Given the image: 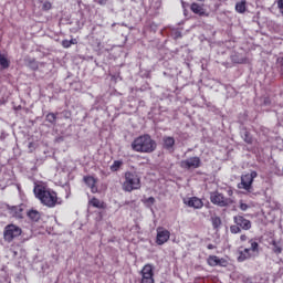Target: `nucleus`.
Listing matches in <instances>:
<instances>
[{
    "label": "nucleus",
    "instance_id": "nucleus-26",
    "mask_svg": "<svg viewBox=\"0 0 283 283\" xmlns=\"http://www.w3.org/2000/svg\"><path fill=\"white\" fill-rule=\"evenodd\" d=\"M242 229L240 228V226H231L230 227V232L231 233H241Z\"/></svg>",
    "mask_w": 283,
    "mask_h": 283
},
{
    "label": "nucleus",
    "instance_id": "nucleus-25",
    "mask_svg": "<svg viewBox=\"0 0 283 283\" xmlns=\"http://www.w3.org/2000/svg\"><path fill=\"white\" fill-rule=\"evenodd\" d=\"M239 209L241 211H247L248 209H251V206H249V205L244 203V201L240 200L239 201Z\"/></svg>",
    "mask_w": 283,
    "mask_h": 283
},
{
    "label": "nucleus",
    "instance_id": "nucleus-21",
    "mask_svg": "<svg viewBox=\"0 0 283 283\" xmlns=\"http://www.w3.org/2000/svg\"><path fill=\"white\" fill-rule=\"evenodd\" d=\"M235 10L239 14H244L247 12V1H241L235 4Z\"/></svg>",
    "mask_w": 283,
    "mask_h": 283
},
{
    "label": "nucleus",
    "instance_id": "nucleus-32",
    "mask_svg": "<svg viewBox=\"0 0 283 283\" xmlns=\"http://www.w3.org/2000/svg\"><path fill=\"white\" fill-rule=\"evenodd\" d=\"M240 240L241 242H247V240H249V237H247V234H241Z\"/></svg>",
    "mask_w": 283,
    "mask_h": 283
},
{
    "label": "nucleus",
    "instance_id": "nucleus-9",
    "mask_svg": "<svg viewBox=\"0 0 283 283\" xmlns=\"http://www.w3.org/2000/svg\"><path fill=\"white\" fill-rule=\"evenodd\" d=\"M169 238H171V232H169V230L163 227L157 228L156 244L163 247V244L169 242Z\"/></svg>",
    "mask_w": 283,
    "mask_h": 283
},
{
    "label": "nucleus",
    "instance_id": "nucleus-27",
    "mask_svg": "<svg viewBox=\"0 0 283 283\" xmlns=\"http://www.w3.org/2000/svg\"><path fill=\"white\" fill-rule=\"evenodd\" d=\"M273 251L276 254H280V253H282V247H280L277 243L273 242Z\"/></svg>",
    "mask_w": 283,
    "mask_h": 283
},
{
    "label": "nucleus",
    "instance_id": "nucleus-10",
    "mask_svg": "<svg viewBox=\"0 0 283 283\" xmlns=\"http://www.w3.org/2000/svg\"><path fill=\"white\" fill-rule=\"evenodd\" d=\"M142 283H155L154 281V266L151 264H146L142 271Z\"/></svg>",
    "mask_w": 283,
    "mask_h": 283
},
{
    "label": "nucleus",
    "instance_id": "nucleus-29",
    "mask_svg": "<svg viewBox=\"0 0 283 283\" xmlns=\"http://www.w3.org/2000/svg\"><path fill=\"white\" fill-rule=\"evenodd\" d=\"M43 10H52V3L51 2H44L43 3Z\"/></svg>",
    "mask_w": 283,
    "mask_h": 283
},
{
    "label": "nucleus",
    "instance_id": "nucleus-36",
    "mask_svg": "<svg viewBox=\"0 0 283 283\" xmlns=\"http://www.w3.org/2000/svg\"><path fill=\"white\" fill-rule=\"evenodd\" d=\"M228 196H230V197L233 196V190L229 189L228 190Z\"/></svg>",
    "mask_w": 283,
    "mask_h": 283
},
{
    "label": "nucleus",
    "instance_id": "nucleus-1",
    "mask_svg": "<svg viewBox=\"0 0 283 283\" xmlns=\"http://www.w3.org/2000/svg\"><path fill=\"white\" fill-rule=\"evenodd\" d=\"M33 193L41 205L48 207L49 209H54L56 205H61V199L56 191L51 189L44 182H39L34 185Z\"/></svg>",
    "mask_w": 283,
    "mask_h": 283
},
{
    "label": "nucleus",
    "instance_id": "nucleus-6",
    "mask_svg": "<svg viewBox=\"0 0 283 283\" xmlns=\"http://www.w3.org/2000/svg\"><path fill=\"white\" fill-rule=\"evenodd\" d=\"M255 178H258V172L255 170H252L249 174L242 175L241 182L238 185V189H244L245 191H251V187Z\"/></svg>",
    "mask_w": 283,
    "mask_h": 283
},
{
    "label": "nucleus",
    "instance_id": "nucleus-8",
    "mask_svg": "<svg viewBox=\"0 0 283 283\" xmlns=\"http://www.w3.org/2000/svg\"><path fill=\"white\" fill-rule=\"evenodd\" d=\"M179 167L187 170L199 169V167H202V160L200 157H189L188 159L181 160Z\"/></svg>",
    "mask_w": 283,
    "mask_h": 283
},
{
    "label": "nucleus",
    "instance_id": "nucleus-15",
    "mask_svg": "<svg viewBox=\"0 0 283 283\" xmlns=\"http://www.w3.org/2000/svg\"><path fill=\"white\" fill-rule=\"evenodd\" d=\"M207 263L209 264V266H224V264H227V261L216 255H210L207 260Z\"/></svg>",
    "mask_w": 283,
    "mask_h": 283
},
{
    "label": "nucleus",
    "instance_id": "nucleus-19",
    "mask_svg": "<svg viewBox=\"0 0 283 283\" xmlns=\"http://www.w3.org/2000/svg\"><path fill=\"white\" fill-rule=\"evenodd\" d=\"M92 207H95V209H105V203L97 198H92L88 202Z\"/></svg>",
    "mask_w": 283,
    "mask_h": 283
},
{
    "label": "nucleus",
    "instance_id": "nucleus-30",
    "mask_svg": "<svg viewBox=\"0 0 283 283\" xmlns=\"http://www.w3.org/2000/svg\"><path fill=\"white\" fill-rule=\"evenodd\" d=\"M62 48H65V49L72 48L71 44H70V40H63L62 41Z\"/></svg>",
    "mask_w": 283,
    "mask_h": 283
},
{
    "label": "nucleus",
    "instance_id": "nucleus-23",
    "mask_svg": "<svg viewBox=\"0 0 283 283\" xmlns=\"http://www.w3.org/2000/svg\"><path fill=\"white\" fill-rule=\"evenodd\" d=\"M123 167V161L120 160H115L113 165L111 166V171H118Z\"/></svg>",
    "mask_w": 283,
    "mask_h": 283
},
{
    "label": "nucleus",
    "instance_id": "nucleus-12",
    "mask_svg": "<svg viewBox=\"0 0 283 283\" xmlns=\"http://www.w3.org/2000/svg\"><path fill=\"white\" fill-rule=\"evenodd\" d=\"M234 223L240 228L243 229V231H249L251 229V221L249 219H245L242 216H235L233 217Z\"/></svg>",
    "mask_w": 283,
    "mask_h": 283
},
{
    "label": "nucleus",
    "instance_id": "nucleus-28",
    "mask_svg": "<svg viewBox=\"0 0 283 283\" xmlns=\"http://www.w3.org/2000/svg\"><path fill=\"white\" fill-rule=\"evenodd\" d=\"M277 8L280 10V13L282 14L283 17V0H277Z\"/></svg>",
    "mask_w": 283,
    "mask_h": 283
},
{
    "label": "nucleus",
    "instance_id": "nucleus-33",
    "mask_svg": "<svg viewBox=\"0 0 283 283\" xmlns=\"http://www.w3.org/2000/svg\"><path fill=\"white\" fill-rule=\"evenodd\" d=\"M71 45H76L78 42L76 39L69 40Z\"/></svg>",
    "mask_w": 283,
    "mask_h": 283
},
{
    "label": "nucleus",
    "instance_id": "nucleus-18",
    "mask_svg": "<svg viewBox=\"0 0 283 283\" xmlns=\"http://www.w3.org/2000/svg\"><path fill=\"white\" fill-rule=\"evenodd\" d=\"M28 218H30L32 222H39V220H41V212L36 210H30L28 212Z\"/></svg>",
    "mask_w": 283,
    "mask_h": 283
},
{
    "label": "nucleus",
    "instance_id": "nucleus-7",
    "mask_svg": "<svg viewBox=\"0 0 283 283\" xmlns=\"http://www.w3.org/2000/svg\"><path fill=\"white\" fill-rule=\"evenodd\" d=\"M210 200L212 205H217L218 207H231L234 202L232 198H227L218 191L210 195Z\"/></svg>",
    "mask_w": 283,
    "mask_h": 283
},
{
    "label": "nucleus",
    "instance_id": "nucleus-3",
    "mask_svg": "<svg viewBox=\"0 0 283 283\" xmlns=\"http://www.w3.org/2000/svg\"><path fill=\"white\" fill-rule=\"evenodd\" d=\"M143 187L140 176L136 172L126 171L124 174V181L122 185L123 191L132 193V191H138Z\"/></svg>",
    "mask_w": 283,
    "mask_h": 283
},
{
    "label": "nucleus",
    "instance_id": "nucleus-39",
    "mask_svg": "<svg viewBox=\"0 0 283 283\" xmlns=\"http://www.w3.org/2000/svg\"><path fill=\"white\" fill-rule=\"evenodd\" d=\"M198 1H205V0H198Z\"/></svg>",
    "mask_w": 283,
    "mask_h": 283
},
{
    "label": "nucleus",
    "instance_id": "nucleus-4",
    "mask_svg": "<svg viewBox=\"0 0 283 283\" xmlns=\"http://www.w3.org/2000/svg\"><path fill=\"white\" fill-rule=\"evenodd\" d=\"M249 244H251V248L240 247L238 249V262H244L247 260H250L253 253H258V249L260 247V244H258V241L250 239Z\"/></svg>",
    "mask_w": 283,
    "mask_h": 283
},
{
    "label": "nucleus",
    "instance_id": "nucleus-11",
    "mask_svg": "<svg viewBox=\"0 0 283 283\" xmlns=\"http://www.w3.org/2000/svg\"><path fill=\"white\" fill-rule=\"evenodd\" d=\"M184 203H186L187 207H190L192 209H202V207H205L202 199H200L198 197H191V198L184 199Z\"/></svg>",
    "mask_w": 283,
    "mask_h": 283
},
{
    "label": "nucleus",
    "instance_id": "nucleus-16",
    "mask_svg": "<svg viewBox=\"0 0 283 283\" xmlns=\"http://www.w3.org/2000/svg\"><path fill=\"white\" fill-rule=\"evenodd\" d=\"M84 182L90 187L92 193H97L98 192V187H96V178L92 176L84 177Z\"/></svg>",
    "mask_w": 283,
    "mask_h": 283
},
{
    "label": "nucleus",
    "instance_id": "nucleus-20",
    "mask_svg": "<svg viewBox=\"0 0 283 283\" xmlns=\"http://www.w3.org/2000/svg\"><path fill=\"white\" fill-rule=\"evenodd\" d=\"M0 66L3 70H8V67H10V60H8V57L6 56V54L0 52Z\"/></svg>",
    "mask_w": 283,
    "mask_h": 283
},
{
    "label": "nucleus",
    "instance_id": "nucleus-14",
    "mask_svg": "<svg viewBox=\"0 0 283 283\" xmlns=\"http://www.w3.org/2000/svg\"><path fill=\"white\" fill-rule=\"evenodd\" d=\"M176 145V139L170 136L163 137V147L168 151H174V146Z\"/></svg>",
    "mask_w": 283,
    "mask_h": 283
},
{
    "label": "nucleus",
    "instance_id": "nucleus-24",
    "mask_svg": "<svg viewBox=\"0 0 283 283\" xmlns=\"http://www.w3.org/2000/svg\"><path fill=\"white\" fill-rule=\"evenodd\" d=\"M46 120H48V123H52V124L56 123V114H54V113H49V114L46 115Z\"/></svg>",
    "mask_w": 283,
    "mask_h": 283
},
{
    "label": "nucleus",
    "instance_id": "nucleus-5",
    "mask_svg": "<svg viewBox=\"0 0 283 283\" xmlns=\"http://www.w3.org/2000/svg\"><path fill=\"white\" fill-rule=\"evenodd\" d=\"M23 233V230L17 224H8L4 227L3 238L4 242H12L15 238H19Z\"/></svg>",
    "mask_w": 283,
    "mask_h": 283
},
{
    "label": "nucleus",
    "instance_id": "nucleus-35",
    "mask_svg": "<svg viewBox=\"0 0 283 283\" xmlns=\"http://www.w3.org/2000/svg\"><path fill=\"white\" fill-rule=\"evenodd\" d=\"M245 143L251 144V137L249 135H245Z\"/></svg>",
    "mask_w": 283,
    "mask_h": 283
},
{
    "label": "nucleus",
    "instance_id": "nucleus-13",
    "mask_svg": "<svg viewBox=\"0 0 283 283\" xmlns=\"http://www.w3.org/2000/svg\"><path fill=\"white\" fill-rule=\"evenodd\" d=\"M190 10L191 12H193V14H198V17H209V13H207L205 7L199 4L198 2H193L190 6Z\"/></svg>",
    "mask_w": 283,
    "mask_h": 283
},
{
    "label": "nucleus",
    "instance_id": "nucleus-34",
    "mask_svg": "<svg viewBox=\"0 0 283 283\" xmlns=\"http://www.w3.org/2000/svg\"><path fill=\"white\" fill-rule=\"evenodd\" d=\"M97 3H99V6H105L107 2L105 0H97Z\"/></svg>",
    "mask_w": 283,
    "mask_h": 283
},
{
    "label": "nucleus",
    "instance_id": "nucleus-37",
    "mask_svg": "<svg viewBox=\"0 0 283 283\" xmlns=\"http://www.w3.org/2000/svg\"><path fill=\"white\" fill-rule=\"evenodd\" d=\"M208 249L211 250V249H216V247L213 244H208Z\"/></svg>",
    "mask_w": 283,
    "mask_h": 283
},
{
    "label": "nucleus",
    "instance_id": "nucleus-31",
    "mask_svg": "<svg viewBox=\"0 0 283 283\" xmlns=\"http://www.w3.org/2000/svg\"><path fill=\"white\" fill-rule=\"evenodd\" d=\"M146 202L148 205H154L156 202V199L154 197H149L148 199H146Z\"/></svg>",
    "mask_w": 283,
    "mask_h": 283
},
{
    "label": "nucleus",
    "instance_id": "nucleus-38",
    "mask_svg": "<svg viewBox=\"0 0 283 283\" xmlns=\"http://www.w3.org/2000/svg\"><path fill=\"white\" fill-rule=\"evenodd\" d=\"M239 63H244V61H241V62H239Z\"/></svg>",
    "mask_w": 283,
    "mask_h": 283
},
{
    "label": "nucleus",
    "instance_id": "nucleus-2",
    "mask_svg": "<svg viewBox=\"0 0 283 283\" xmlns=\"http://www.w3.org/2000/svg\"><path fill=\"white\" fill-rule=\"evenodd\" d=\"M156 147H158L156 140L147 134L135 138L132 143L133 151H137L139 154H154Z\"/></svg>",
    "mask_w": 283,
    "mask_h": 283
},
{
    "label": "nucleus",
    "instance_id": "nucleus-22",
    "mask_svg": "<svg viewBox=\"0 0 283 283\" xmlns=\"http://www.w3.org/2000/svg\"><path fill=\"white\" fill-rule=\"evenodd\" d=\"M211 223L213 229H219V227L222 224V220L220 219V217H212Z\"/></svg>",
    "mask_w": 283,
    "mask_h": 283
},
{
    "label": "nucleus",
    "instance_id": "nucleus-17",
    "mask_svg": "<svg viewBox=\"0 0 283 283\" xmlns=\"http://www.w3.org/2000/svg\"><path fill=\"white\" fill-rule=\"evenodd\" d=\"M9 211H10V216H12L13 218H18V219L23 218V207L21 206H13L9 209Z\"/></svg>",
    "mask_w": 283,
    "mask_h": 283
}]
</instances>
